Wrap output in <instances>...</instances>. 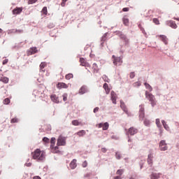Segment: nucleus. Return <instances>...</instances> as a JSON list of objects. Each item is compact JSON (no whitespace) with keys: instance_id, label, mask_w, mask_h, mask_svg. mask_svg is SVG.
<instances>
[{"instance_id":"61","label":"nucleus","mask_w":179,"mask_h":179,"mask_svg":"<svg viewBox=\"0 0 179 179\" xmlns=\"http://www.w3.org/2000/svg\"><path fill=\"white\" fill-rule=\"evenodd\" d=\"M131 139H129V142H130Z\"/></svg>"},{"instance_id":"47","label":"nucleus","mask_w":179,"mask_h":179,"mask_svg":"<svg viewBox=\"0 0 179 179\" xmlns=\"http://www.w3.org/2000/svg\"><path fill=\"white\" fill-rule=\"evenodd\" d=\"M122 10H123V12H129V8H123Z\"/></svg>"},{"instance_id":"16","label":"nucleus","mask_w":179,"mask_h":179,"mask_svg":"<svg viewBox=\"0 0 179 179\" xmlns=\"http://www.w3.org/2000/svg\"><path fill=\"white\" fill-rule=\"evenodd\" d=\"M158 37H159V38H161L162 41H163V43H164V44H168L169 39L167 38V36H166L164 35H159V36H158Z\"/></svg>"},{"instance_id":"20","label":"nucleus","mask_w":179,"mask_h":179,"mask_svg":"<svg viewBox=\"0 0 179 179\" xmlns=\"http://www.w3.org/2000/svg\"><path fill=\"white\" fill-rule=\"evenodd\" d=\"M72 125H74V127H78L79 125H83L82 122H79L78 120H74L71 122Z\"/></svg>"},{"instance_id":"10","label":"nucleus","mask_w":179,"mask_h":179,"mask_svg":"<svg viewBox=\"0 0 179 179\" xmlns=\"http://www.w3.org/2000/svg\"><path fill=\"white\" fill-rule=\"evenodd\" d=\"M117 94L114 91H112L110 92V100H112L113 104H117Z\"/></svg>"},{"instance_id":"19","label":"nucleus","mask_w":179,"mask_h":179,"mask_svg":"<svg viewBox=\"0 0 179 179\" xmlns=\"http://www.w3.org/2000/svg\"><path fill=\"white\" fill-rule=\"evenodd\" d=\"M87 92V88H86V86H83L79 90V94H85Z\"/></svg>"},{"instance_id":"29","label":"nucleus","mask_w":179,"mask_h":179,"mask_svg":"<svg viewBox=\"0 0 179 179\" xmlns=\"http://www.w3.org/2000/svg\"><path fill=\"white\" fill-rule=\"evenodd\" d=\"M47 66V63L45 62H41L40 64V69L43 70Z\"/></svg>"},{"instance_id":"36","label":"nucleus","mask_w":179,"mask_h":179,"mask_svg":"<svg viewBox=\"0 0 179 179\" xmlns=\"http://www.w3.org/2000/svg\"><path fill=\"white\" fill-rule=\"evenodd\" d=\"M141 85H142L141 83V82L138 81V82H136L133 84V86H134V87H138V86H141Z\"/></svg>"},{"instance_id":"9","label":"nucleus","mask_w":179,"mask_h":179,"mask_svg":"<svg viewBox=\"0 0 179 179\" xmlns=\"http://www.w3.org/2000/svg\"><path fill=\"white\" fill-rule=\"evenodd\" d=\"M80 63L81 66H85V68L90 67V64L83 57L80 58Z\"/></svg>"},{"instance_id":"30","label":"nucleus","mask_w":179,"mask_h":179,"mask_svg":"<svg viewBox=\"0 0 179 179\" xmlns=\"http://www.w3.org/2000/svg\"><path fill=\"white\" fill-rule=\"evenodd\" d=\"M151 179H159V174H157V173H152L151 175Z\"/></svg>"},{"instance_id":"6","label":"nucleus","mask_w":179,"mask_h":179,"mask_svg":"<svg viewBox=\"0 0 179 179\" xmlns=\"http://www.w3.org/2000/svg\"><path fill=\"white\" fill-rule=\"evenodd\" d=\"M139 117L140 120H143L145 118V106H139Z\"/></svg>"},{"instance_id":"4","label":"nucleus","mask_w":179,"mask_h":179,"mask_svg":"<svg viewBox=\"0 0 179 179\" xmlns=\"http://www.w3.org/2000/svg\"><path fill=\"white\" fill-rule=\"evenodd\" d=\"M138 129L135 128L134 127H131L128 129H126V135L127 136H134V135H136L138 134Z\"/></svg>"},{"instance_id":"54","label":"nucleus","mask_w":179,"mask_h":179,"mask_svg":"<svg viewBox=\"0 0 179 179\" xmlns=\"http://www.w3.org/2000/svg\"><path fill=\"white\" fill-rule=\"evenodd\" d=\"M33 179H41L40 176H34Z\"/></svg>"},{"instance_id":"18","label":"nucleus","mask_w":179,"mask_h":179,"mask_svg":"<svg viewBox=\"0 0 179 179\" xmlns=\"http://www.w3.org/2000/svg\"><path fill=\"white\" fill-rule=\"evenodd\" d=\"M103 88L104 89L105 92H106V94H110V87H108V84L107 83H104Z\"/></svg>"},{"instance_id":"23","label":"nucleus","mask_w":179,"mask_h":179,"mask_svg":"<svg viewBox=\"0 0 179 179\" xmlns=\"http://www.w3.org/2000/svg\"><path fill=\"white\" fill-rule=\"evenodd\" d=\"M76 135H78V136H85V135H86V131L80 130V131L76 133Z\"/></svg>"},{"instance_id":"12","label":"nucleus","mask_w":179,"mask_h":179,"mask_svg":"<svg viewBox=\"0 0 179 179\" xmlns=\"http://www.w3.org/2000/svg\"><path fill=\"white\" fill-rule=\"evenodd\" d=\"M56 86H57V88L59 90L68 89L69 87L68 84H66L65 83H58Z\"/></svg>"},{"instance_id":"13","label":"nucleus","mask_w":179,"mask_h":179,"mask_svg":"<svg viewBox=\"0 0 179 179\" xmlns=\"http://www.w3.org/2000/svg\"><path fill=\"white\" fill-rule=\"evenodd\" d=\"M92 71L93 73H98L99 71H100V68H99V65L97 64L94 63L92 66Z\"/></svg>"},{"instance_id":"14","label":"nucleus","mask_w":179,"mask_h":179,"mask_svg":"<svg viewBox=\"0 0 179 179\" xmlns=\"http://www.w3.org/2000/svg\"><path fill=\"white\" fill-rule=\"evenodd\" d=\"M167 24L168 26H169V27H171L172 29H177V27H178L177 26V24H176V22L174 21H168Z\"/></svg>"},{"instance_id":"53","label":"nucleus","mask_w":179,"mask_h":179,"mask_svg":"<svg viewBox=\"0 0 179 179\" xmlns=\"http://www.w3.org/2000/svg\"><path fill=\"white\" fill-rule=\"evenodd\" d=\"M97 111H99V107H96V108L94 109V113H97Z\"/></svg>"},{"instance_id":"59","label":"nucleus","mask_w":179,"mask_h":179,"mask_svg":"<svg viewBox=\"0 0 179 179\" xmlns=\"http://www.w3.org/2000/svg\"><path fill=\"white\" fill-rule=\"evenodd\" d=\"M2 29L0 28V33H2Z\"/></svg>"},{"instance_id":"57","label":"nucleus","mask_w":179,"mask_h":179,"mask_svg":"<svg viewBox=\"0 0 179 179\" xmlns=\"http://www.w3.org/2000/svg\"><path fill=\"white\" fill-rule=\"evenodd\" d=\"M173 19H174V20H177L178 22H179V18L174 17Z\"/></svg>"},{"instance_id":"33","label":"nucleus","mask_w":179,"mask_h":179,"mask_svg":"<svg viewBox=\"0 0 179 179\" xmlns=\"http://www.w3.org/2000/svg\"><path fill=\"white\" fill-rule=\"evenodd\" d=\"M10 103V99L9 98H6L3 101V104H9Z\"/></svg>"},{"instance_id":"24","label":"nucleus","mask_w":179,"mask_h":179,"mask_svg":"<svg viewBox=\"0 0 179 179\" xmlns=\"http://www.w3.org/2000/svg\"><path fill=\"white\" fill-rule=\"evenodd\" d=\"M162 122L164 128L166 129V131H169V129H170V127H169V125L167 124V123H166V121L162 120Z\"/></svg>"},{"instance_id":"60","label":"nucleus","mask_w":179,"mask_h":179,"mask_svg":"<svg viewBox=\"0 0 179 179\" xmlns=\"http://www.w3.org/2000/svg\"><path fill=\"white\" fill-rule=\"evenodd\" d=\"M35 160L37 159V158H34Z\"/></svg>"},{"instance_id":"46","label":"nucleus","mask_w":179,"mask_h":179,"mask_svg":"<svg viewBox=\"0 0 179 179\" xmlns=\"http://www.w3.org/2000/svg\"><path fill=\"white\" fill-rule=\"evenodd\" d=\"M8 61H9V60H8V59H4V60L3 61V65H6V64H8Z\"/></svg>"},{"instance_id":"31","label":"nucleus","mask_w":179,"mask_h":179,"mask_svg":"<svg viewBox=\"0 0 179 179\" xmlns=\"http://www.w3.org/2000/svg\"><path fill=\"white\" fill-rule=\"evenodd\" d=\"M41 12L43 15H47L48 13V10H47V7H45V6L43 7Z\"/></svg>"},{"instance_id":"34","label":"nucleus","mask_w":179,"mask_h":179,"mask_svg":"<svg viewBox=\"0 0 179 179\" xmlns=\"http://www.w3.org/2000/svg\"><path fill=\"white\" fill-rule=\"evenodd\" d=\"M123 23L124 24H125V26H128V23H129V20H128V18H124Z\"/></svg>"},{"instance_id":"15","label":"nucleus","mask_w":179,"mask_h":179,"mask_svg":"<svg viewBox=\"0 0 179 179\" xmlns=\"http://www.w3.org/2000/svg\"><path fill=\"white\" fill-rule=\"evenodd\" d=\"M120 107L122 108V110H123V111L125 112L126 114H129L128 113V108H127V106H125V103L123 101H120Z\"/></svg>"},{"instance_id":"44","label":"nucleus","mask_w":179,"mask_h":179,"mask_svg":"<svg viewBox=\"0 0 179 179\" xmlns=\"http://www.w3.org/2000/svg\"><path fill=\"white\" fill-rule=\"evenodd\" d=\"M156 124L157 127H160V119H156Z\"/></svg>"},{"instance_id":"37","label":"nucleus","mask_w":179,"mask_h":179,"mask_svg":"<svg viewBox=\"0 0 179 179\" xmlns=\"http://www.w3.org/2000/svg\"><path fill=\"white\" fill-rule=\"evenodd\" d=\"M153 23H155V24H160V22L159 21V20L157 18H154L152 20Z\"/></svg>"},{"instance_id":"28","label":"nucleus","mask_w":179,"mask_h":179,"mask_svg":"<svg viewBox=\"0 0 179 179\" xmlns=\"http://www.w3.org/2000/svg\"><path fill=\"white\" fill-rule=\"evenodd\" d=\"M31 55L37 52V48H31L30 49Z\"/></svg>"},{"instance_id":"8","label":"nucleus","mask_w":179,"mask_h":179,"mask_svg":"<svg viewBox=\"0 0 179 179\" xmlns=\"http://www.w3.org/2000/svg\"><path fill=\"white\" fill-rule=\"evenodd\" d=\"M66 145V141L64 138L59 137L57 139V146H65Z\"/></svg>"},{"instance_id":"56","label":"nucleus","mask_w":179,"mask_h":179,"mask_svg":"<svg viewBox=\"0 0 179 179\" xmlns=\"http://www.w3.org/2000/svg\"><path fill=\"white\" fill-rule=\"evenodd\" d=\"M113 179H121V177L120 176H115L113 178Z\"/></svg>"},{"instance_id":"5","label":"nucleus","mask_w":179,"mask_h":179,"mask_svg":"<svg viewBox=\"0 0 179 179\" xmlns=\"http://www.w3.org/2000/svg\"><path fill=\"white\" fill-rule=\"evenodd\" d=\"M50 148L52 149V153H59V150H58V146L54 147L55 145V138L52 137L50 140Z\"/></svg>"},{"instance_id":"21","label":"nucleus","mask_w":179,"mask_h":179,"mask_svg":"<svg viewBox=\"0 0 179 179\" xmlns=\"http://www.w3.org/2000/svg\"><path fill=\"white\" fill-rule=\"evenodd\" d=\"M76 159H73V161L70 163V167L72 170L73 169H76Z\"/></svg>"},{"instance_id":"1","label":"nucleus","mask_w":179,"mask_h":179,"mask_svg":"<svg viewBox=\"0 0 179 179\" xmlns=\"http://www.w3.org/2000/svg\"><path fill=\"white\" fill-rule=\"evenodd\" d=\"M145 98L150 101L152 107H155V106L157 104V101H156L155 95L150 94L148 91H145Z\"/></svg>"},{"instance_id":"42","label":"nucleus","mask_w":179,"mask_h":179,"mask_svg":"<svg viewBox=\"0 0 179 179\" xmlns=\"http://www.w3.org/2000/svg\"><path fill=\"white\" fill-rule=\"evenodd\" d=\"M38 0H29L28 3L33 4L36 3Z\"/></svg>"},{"instance_id":"2","label":"nucleus","mask_w":179,"mask_h":179,"mask_svg":"<svg viewBox=\"0 0 179 179\" xmlns=\"http://www.w3.org/2000/svg\"><path fill=\"white\" fill-rule=\"evenodd\" d=\"M32 157H45V151L37 148L32 152Z\"/></svg>"},{"instance_id":"39","label":"nucleus","mask_w":179,"mask_h":179,"mask_svg":"<svg viewBox=\"0 0 179 179\" xmlns=\"http://www.w3.org/2000/svg\"><path fill=\"white\" fill-rule=\"evenodd\" d=\"M62 97H63V100L64 101H66V100H68V94L65 93L62 95Z\"/></svg>"},{"instance_id":"45","label":"nucleus","mask_w":179,"mask_h":179,"mask_svg":"<svg viewBox=\"0 0 179 179\" xmlns=\"http://www.w3.org/2000/svg\"><path fill=\"white\" fill-rule=\"evenodd\" d=\"M120 38H122V40H127V36L124 34H121Z\"/></svg>"},{"instance_id":"49","label":"nucleus","mask_w":179,"mask_h":179,"mask_svg":"<svg viewBox=\"0 0 179 179\" xmlns=\"http://www.w3.org/2000/svg\"><path fill=\"white\" fill-rule=\"evenodd\" d=\"M101 152H103V153H106V152H107V148H101Z\"/></svg>"},{"instance_id":"38","label":"nucleus","mask_w":179,"mask_h":179,"mask_svg":"<svg viewBox=\"0 0 179 179\" xmlns=\"http://www.w3.org/2000/svg\"><path fill=\"white\" fill-rule=\"evenodd\" d=\"M144 125H145L146 127H149V125H150V121L148 120H144Z\"/></svg>"},{"instance_id":"27","label":"nucleus","mask_w":179,"mask_h":179,"mask_svg":"<svg viewBox=\"0 0 179 179\" xmlns=\"http://www.w3.org/2000/svg\"><path fill=\"white\" fill-rule=\"evenodd\" d=\"M73 78V74H72V73L66 74L65 76V79H66V80H69L72 79Z\"/></svg>"},{"instance_id":"48","label":"nucleus","mask_w":179,"mask_h":179,"mask_svg":"<svg viewBox=\"0 0 179 179\" xmlns=\"http://www.w3.org/2000/svg\"><path fill=\"white\" fill-rule=\"evenodd\" d=\"M83 167H87V162L85 161V162L83 163Z\"/></svg>"},{"instance_id":"25","label":"nucleus","mask_w":179,"mask_h":179,"mask_svg":"<svg viewBox=\"0 0 179 179\" xmlns=\"http://www.w3.org/2000/svg\"><path fill=\"white\" fill-rule=\"evenodd\" d=\"M144 86H145V88L148 89V90H149V92H152L153 90V88H152V86H150V85H149L147 83H145L144 84Z\"/></svg>"},{"instance_id":"11","label":"nucleus","mask_w":179,"mask_h":179,"mask_svg":"<svg viewBox=\"0 0 179 179\" xmlns=\"http://www.w3.org/2000/svg\"><path fill=\"white\" fill-rule=\"evenodd\" d=\"M23 11V7H16L13 10V15H20Z\"/></svg>"},{"instance_id":"43","label":"nucleus","mask_w":179,"mask_h":179,"mask_svg":"<svg viewBox=\"0 0 179 179\" xmlns=\"http://www.w3.org/2000/svg\"><path fill=\"white\" fill-rule=\"evenodd\" d=\"M67 1L68 0H62V3H61V6H62L64 8L65 6Z\"/></svg>"},{"instance_id":"22","label":"nucleus","mask_w":179,"mask_h":179,"mask_svg":"<svg viewBox=\"0 0 179 179\" xmlns=\"http://www.w3.org/2000/svg\"><path fill=\"white\" fill-rule=\"evenodd\" d=\"M0 82H3V83H9V78L8 77H1L0 78Z\"/></svg>"},{"instance_id":"41","label":"nucleus","mask_w":179,"mask_h":179,"mask_svg":"<svg viewBox=\"0 0 179 179\" xmlns=\"http://www.w3.org/2000/svg\"><path fill=\"white\" fill-rule=\"evenodd\" d=\"M129 78L131 79H134L135 78V72H131L129 75Z\"/></svg>"},{"instance_id":"35","label":"nucleus","mask_w":179,"mask_h":179,"mask_svg":"<svg viewBox=\"0 0 179 179\" xmlns=\"http://www.w3.org/2000/svg\"><path fill=\"white\" fill-rule=\"evenodd\" d=\"M122 173H124V170L119 169L117 171L116 174H117L118 176H122Z\"/></svg>"},{"instance_id":"40","label":"nucleus","mask_w":179,"mask_h":179,"mask_svg":"<svg viewBox=\"0 0 179 179\" xmlns=\"http://www.w3.org/2000/svg\"><path fill=\"white\" fill-rule=\"evenodd\" d=\"M43 141L45 143H50V138H47V137H44L43 138Z\"/></svg>"},{"instance_id":"17","label":"nucleus","mask_w":179,"mask_h":179,"mask_svg":"<svg viewBox=\"0 0 179 179\" xmlns=\"http://www.w3.org/2000/svg\"><path fill=\"white\" fill-rule=\"evenodd\" d=\"M50 99L53 103H59V99L55 94H52L50 96Z\"/></svg>"},{"instance_id":"3","label":"nucleus","mask_w":179,"mask_h":179,"mask_svg":"<svg viewBox=\"0 0 179 179\" xmlns=\"http://www.w3.org/2000/svg\"><path fill=\"white\" fill-rule=\"evenodd\" d=\"M112 61L115 66H121V65H122V57H115V55H113Z\"/></svg>"},{"instance_id":"55","label":"nucleus","mask_w":179,"mask_h":179,"mask_svg":"<svg viewBox=\"0 0 179 179\" xmlns=\"http://www.w3.org/2000/svg\"><path fill=\"white\" fill-rule=\"evenodd\" d=\"M116 157H121V155L120 154V152L116 153Z\"/></svg>"},{"instance_id":"62","label":"nucleus","mask_w":179,"mask_h":179,"mask_svg":"<svg viewBox=\"0 0 179 179\" xmlns=\"http://www.w3.org/2000/svg\"><path fill=\"white\" fill-rule=\"evenodd\" d=\"M0 174H1V171H0Z\"/></svg>"},{"instance_id":"50","label":"nucleus","mask_w":179,"mask_h":179,"mask_svg":"<svg viewBox=\"0 0 179 179\" xmlns=\"http://www.w3.org/2000/svg\"><path fill=\"white\" fill-rule=\"evenodd\" d=\"M25 166H27V167H30V166H31V162L26 163Z\"/></svg>"},{"instance_id":"26","label":"nucleus","mask_w":179,"mask_h":179,"mask_svg":"<svg viewBox=\"0 0 179 179\" xmlns=\"http://www.w3.org/2000/svg\"><path fill=\"white\" fill-rule=\"evenodd\" d=\"M108 127H110V125L108 124V122H105L103 124V131H107V129H108Z\"/></svg>"},{"instance_id":"58","label":"nucleus","mask_w":179,"mask_h":179,"mask_svg":"<svg viewBox=\"0 0 179 179\" xmlns=\"http://www.w3.org/2000/svg\"><path fill=\"white\" fill-rule=\"evenodd\" d=\"M102 40H103V41H104V40H106V36H103V37L102 38Z\"/></svg>"},{"instance_id":"7","label":"nucleus","mask_w":179,"mask_h":179,"mask_svg":"<svg viewBox=\"0 0 179 179\" xmlns=\"http://www.w3.org/2000/svg\"><path fill=\"white\" fill-rule=\"evenodd\" d=\"M159 149L162 151L167 150V143H166V141L162 140L159 142Z\"/></svg>"},{"instance_id":"32","label":"nucleus","mask_w":179,"mask_h":179,"mask_svg":"<svg viewBox=\"0 0 179 179\" xmlns=\"http://www.w3.org/2000/svg\"><path fill=\"white\" fill-rule=\"evenodd\" d=\"M16 122H19V119H17V117H14V118L11 119V120H10L11 124H15Z\"/></svg>"},{"instance_id":"51","label":"nucleus","mask_w":179,"mask_h":179,"mask_svg":"<svg viewBox=\"0 0 179 179\" xmlns=\"http://www.w3.org/2000/svg\"><path fill=\"white\" fill-rule=\"evenodd\" d=\"M103 123H100L98 124V128H103Z\"/></svg>"},{"instance_id":"52","label":"nucleus","mask_w":179,"mask_h":179,"mask_svg":"<svg viewBox=\"0 0 179 179\" xmlns=\"http://www.w3.org/2000/svg\"><path fill=\"white\" fill-rule=\"evenodd\" d=\"M148 162L150 164V163H152V158H148Z\"/></svg>"}]
</instances>
